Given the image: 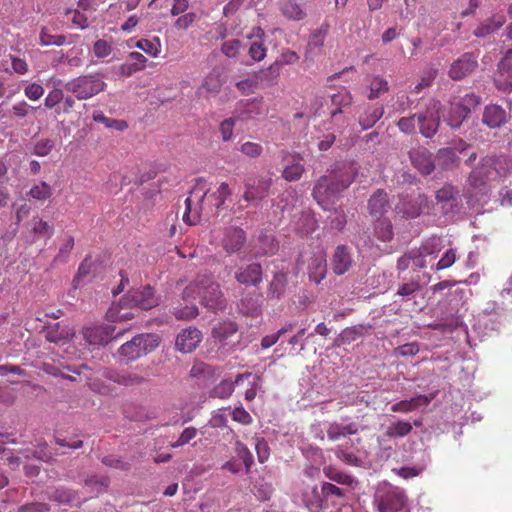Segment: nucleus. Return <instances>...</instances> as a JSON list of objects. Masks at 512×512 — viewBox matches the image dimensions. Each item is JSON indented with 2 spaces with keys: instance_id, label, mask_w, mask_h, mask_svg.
Wrapping results in <instances>:
<instances>
[{
  "instance_id": "obj_54",
  "label": "nucleus",
  "mask_w": 512,
  "mask_h": 512,
  "mask_svg": "<svg viewBox=\"0 0 512 512\" xmlns=\"http://www.w3.org/2000/svg\"><path fill=\"white\" fill-rule=\"evenodd\" d=\"M22 88L24 95L30 100V101H38L42 98L44 95V87L36 82H22Z\"/></svg>"
},
{
  "instance_id": "obj_48",
  "label": "nucleus",
  "mask_w": 512,
  "mask_h": 512,
  "mask_svg": "<svg viewBox=\"0 0 512 512\" xmlns=\"http://www.w3.org/2000/svg\"><path fill=\"white\" fill-rule=\"evenodd\" d=\"M389 90L388 82L380 77V76H373L370 81L369 85V99H376L380 97L382 94L386 93Z\"/></svg>"
},
{
  "instance_id": "obj_59",
  "label": "nucleus",
  "mask_w": 512,
  "mask_h": 512,
  "mask_svg": "<svg viewBox=\"0 0 512 512\" xmlns=\"http://www.w3.org/2000/svg\"><path fill=\"white\" fill-rule=\"evenodd\" d=\"M443 248L442 239L437 236H431L426 239L418 248L424 255L431 256L438 253Z\"/></svg>"
},
{
  "instance_id": "obj_28",
  "label": "nucleus",
  "mask_w": 512,
  "mask_h": 512,
  "mask_svg": "<svg viewBox=\"0 0 512 512\" xmlns=\"http://www.w3.org/2000/svg\"><path fill=\"white\" fill-rule=\"evenodd\" d=\"M499 79L497 80L499 87L504 90L512 88V50H509L500 60L498 64Z\"/></svg>"
},
{
  "instance_id": "obj_31",
  "label": "nucleus",
  "mask_w": 512,
  "mask_h": 512,
  "mask_svg": "<svg viewBox=\"0 0 512 512\" xmlns=\"http://www.w3.org/2000/svg\"><path fill=\"white\" fill-rule=\"evenodd\" d=\"M238 325L231 320L217 323L212 329L213 338L221 345H226L228 340L237 333Z\"/></svg>"
},
{
  "instance_id": "obj_46",
  "label": "nucleus",
  "mask_w": 512,
  "mask_h": 512,
  "mask_svg": "<svg viewBox=\"0 0 512 512\" xmlns=\"http://www.w3.org/2000/svg\"><path fill=\"white\" fill-rule=\"evenodd\" d=\"M374 231L375 236L383 242H388L393 238V227L390 220L378 218Z\"/></svg>"
},
{
  "instance_id": "obj_42",
  "label": "nucleus",
  "mask_w": 512,
  "mask_h": 512,
  "mask_svg": "<svg viewBox=\"0 0 512 512\" xmlns=\"http://www.w3.org/2000/svg\"><path fill=\"white\" fill-rule=\"evenodd\" d=\"M334 453L338 460L349 466L359 467L363 464L362 459L359 458L357 454L347 446L338 445L334 449Z\"/></svg>"
},
{
  "instance_id": "obj_17",
  "label": "nucleus",
  "mask_w": 512,
  "mask_h": 512,
  "mask_svg": "<svg viewBox=\"0 0 512 512\" xmlns=\"http://www.w3.org/2000/svg\"><path fill=\"white\" fill-rule=\"evenodd\" d=\"M354 263L352 250L346 245H338L331 258L334 274L341 276L350 270Z\"/></svg>"
},
{
  "instance_id": "obj_9",
  "label": "nucleus",
  "mask_w": 512,
  "mask_h": 512,
  "mask_svg": "<svg viewBox=\"0 0 512 512\" xmlns=\"http://www.w3.org/2000/svg\"><path fill=\"white\" fill-rule=\"evenodd\" d=\"M436 206L448 217H454L461 208L460 191L452 184H445L435 193Z\"/></svg>"
},
{
  "instance_id": "obj_51",
  "label": "nucleus",
  "mask_w": 512,
  "mask_h": 512,
  "mask_svg": "<svg viewBox=\"0 0 512 512\" xmlns=\"http://www.w3.org/2000/svg\"><path fill=\"white\" fill-rule=\"evenodd\" d=\"M222 87V80L219 73H210L204 79V82L201 86V92H206L208 94H216L220 91Z\"/></svg>"
},
{
  "instance_id": "obj_41",
  "label": "nucleus",
  "mask_w": 512,
  "mask_h": 512,
  "mask_svg": "<svg viewBox=\"0 0 512 512\" xmlns=\"http://www.w3.org/2000/svg\"><path fill=\"white\" fill-rule=\"evenodd\" d=\"M104 376L109 381L123 386H133L143 381V378L138 375L122 373L117 370H107Z\"/></svg>"
},
{
  "instance_id": "obj_33",
  "label": "nucleus",
  "mask_w": 512,
  "mask_h": 512,
  "mask_svg": "<svg viewBox=\"0 0 512 512\" xmlns=\"http://www.w3.org/2000/svg\"><path fill=\"white\" fill-rule=\"evenodd\" d=\"M303 502L310 512H321L324 505L322 489L317 486L307 487L303 492Z\"/></svg>"
},
{
  "instance_id": "obj_34",
  "label": "nucleus",
  "mask_w": 512,
  "mask_h": 512,
  "mask_svg": "<svg viewBox=\"0 0 512 512\" xmlns=\"http://www.w3.org/2000/svg\"><path fill=\"white\" fill-rule=\"evenodd\" d=\"M325 476L337 484L346 486L350 489H356L358 487V480L350 474H347L333 466H326L323 469Z\"/></svg>"
},
{
  "instance_id": "obj_6",
  "label": "nucleus",
  "mask_w": 512,
  "mask_h": 512,
  "mask_svg": "<svg viewBox=\"0 0 512 512\" xmlns=\"http://www.w3.org/2000/svg\"><path fill=\"white\" fill-rule=\"evenodd\" d=\"M374 502L379 512H405L407 499L402 489L382 483L375 492Z\"/></svg>"
},
{
  "instance_id": "obj_53",
  "label": "nucleus",
  "mask_w": 512,
  "mask_h": 512,
  "mask_svg": "<svg viewBox=\"0 0 512 512\" xmlns=\"http://www.w3.org/2000/svg\"><path fill=\"white\" fill-rule=\"evenodd\" d=\"M364 331L365 327L363 325L347 327L340 333L339 340L342 344H350L351 342H354L358 338L362 337Z\"/></svg>"
},
{
  "instance_id": "obj_14",
  "label": "nucleus",
  "mask_w": 512,
  "mask_h": 512,
  "mask_svg": "<svg viewBox=\"0 0 512 512\" xmlns=\"http://www.w3.org/2000/svg\"><path fill=\"white\" fill-rule=\"evenodd\" d=\"M258 106L259 102H257L256 100L248 101L245 104V108L239 115L230 117L222 121L219 127V131L223 141L231 140L233 135V128L236 124L252 118V113L258 114Z\"/></svg>"
},
{
  "instance_id": "obj_23",
  "label": "nucleus",
  "mask_w": 512,
  "mask_h": 512,
  "mask_svg": "<svg viewBox=\"0 0 512 512\" xmlns=\"http://www.w3.org/2000/svg\"><path fill=\"white\" fill-rule=\"evenodd\" d=\"M326 255L322 250L313 253L308 265V274L311 281L319 284L326 276Z\"/></svg>"
},
{
  "instance_id": "obj_32",
  "label": "nucleus",
  "mask_w": 512,
  "mask_h": 512,
  "mask_svg": "<svg viewBox=\"0 0 512 512\" xmlns=\"http://www.w3.org/2000/svg\"><path fill=\"white\" fill-rule=\"evenodd\" d=\"M280 11L286 18L293 21H301L307 16L305 4L298 0H284L281 3Z\"/></svg>"
},
{
  "instance_id": "obj_26",
  "label": "nucleus",
  "mask_w": 512,
  "mask_h": 512,
  "mask_svg": "<svg viewBox=\"0 0 512 512\" xmlns=\"http://www.w3.org/2000/svg\"><path fill=\"white\" fill-rule=\"evenodd\" d=\"M299 59V56L294 51H287L282 54L281 61H275L266 70L261 72V79L268 82H274L280 74V70L283 64H293Z\"/></svg>"
},
{
  "instance_id": "obj_62",
  "label": "nucleus",
  "mask_w": 512,
  "mask_h": 512,
  "mask_svg": "<svg viewBox=\"0 0 512 512\" xmlns=\"http://www.w3.org/2000/svg\"><path fill=\"white\" fill-rule=\"evenodd\" d=\"M437 73H438V69L437 68H434V67H429L428 69H426L422 76H421V80L420 82H418L412 92L413 93H420L425 87H428L430 86L433 81L435 80L436 76H437Z\"/></svg>"
},
{
  "instance_id": "obj_50",
  "label": "nucleus",
  "mask_w": 512,
  "mask_h": 512,
  "mask_svg": "<svg viewBox=\"0 0 512 512\" xmlns=\"http://www.w3.org/2000/svg\"><path fill=\"white\" fill-rule=\"evenodd\" d=\"M238 308L242 314L254 316L260 312V303L257 298L246 296L240 300Z\"/></svg>"
},
{
  "instance_id": "obj_16",
  "label": "nucleus",
  "mask_w": 512,
  "mask_h": 512,
  "mask_svg": "<svg viewBox=\"0 0 512 512\" xmlns=\"http://www.w3.org/2000/svg\"><path fill=\"white\" fill-rule=\"evenodd\" d=\"M202 341V332L196 327L181 330L175 340V348L181 353H191Z\"/></svg>"
},
{
  "instance_id": "obj_30",
  "label": "nucleus",
  "mask_w": 512,
  "mask_h": 512,
  "mask_svg": "<svg viewBox=\"0 0 512 512\" xmlns=\"http://www.w3.org/2000/svg\"><path fill=\"white\" fill-rule=\"evenodd\" d=\"M73 336V330L68 325L60 322L48 326L45 332V338L52 343H64Z\"/></svg>"
},
{
  "instance_id": "obj_49",
  "label": "nucleus",
  "mask_w": 512,
  "mask_h": 512,
  "mask_svg": "<svg viewBox=\"0 0 512 512\" xmlns=\"http://www.w3.org/2000/svg\"><path fill=\"white\" fill-rule=\"evenodd\" d=\"M317 222L315 218L309 213H302L296 223V230L301 235H308L316 230Z\"/></svg>"
},
{
  "instance_id": "obj_36",
  "label": "nucleus",
  "mask_w": 512,
  "mask_h": 512,
  "mask_svg": "<svg viewBox=\"0 0 512 512\" xmlns=\"http://www.w3.org/2000/svg\"><path fill=\"white\" fill-rule=\"evenodd\" d=\"M358 427L355 423L351 422L348 424L333 422L328 425L327 436L331 441H338L342 437L356 434Z\"/></svg>"
},
{
  "instance_id": "obj_43",
  "label": "nucleus",
  "mask_w": 512,
  "mask_h": 512,
  "mask_svg": "<svg viewBox=\"0 0 512 512\" xmlns=\"http://www.w3.org/2000/svg\"><path fill=\"white\" fill-rule=\"evenodd\" d=\"M263 35V30L261 28H257L254 36L259 39L253 41L249 47V56L256 62L263 60L267 53V48L265 47L263 41L261 40Z\"/></svg>"
},
{
  "instance_id": "obj_52",
  "label": "nucleus",
  "mask_w": 512,
  "mask_h": 512,
  "mask_svg": "<svg viewBox=\"0 0 512 512\" xmlns=\"http://www.w3.org/2000/svg\"><path fill=\"white\" fill-rule=\"evenodd\" d=\"M135 47L154 58L158 57L161 52V44L158 38L153 40L140 39L136 42Z\"/></svg>"
},
{
  "instance_id": "obj_8",
  "label": "nucleus",
  "mask_w": 512,
  "mask_h": 512,
  "mask_svg": "<svg viewBox=\"0 0 512 512\" xmlns=\"http://www.w3.org/2000/svg\"><path fill=\"white\" fill-rule=\"evenodd\" d=\"M431 201L425 194L418 193L415 196H403L396 205V211L405 218H416L422 212L436 213L434 205L430 207Z\"/></svg>"
},
{
  "instance_id": "obj_37",
  "label": "nucleus",
  "mask_w": 512,
  "mask_h": 512,
  "mask_svg": "<svg viewBox=\"0 0 512 512\" xmlns=\"http://www.w3.org/2000/svg\"><path fill=\"white\" fill-rule=\"evenodd\" d=\"M467 117L468 114L465 113L458 101L454 100L450 102L447 113L444 115V121H446L451 128L457 129L462 125Z\"/></svg>"
},
{
  "instance_id": "obj_15",
  "label": "nucleus",
  "mask_w": 512,
  "mask_h": 512,
  "mask_svg": "<svg viewBox=\"0 0 512 512\" xmlns=\"http://www.w3.org/2000/svg\"><path fill=\"white\" fill-rule=\"evenodd\" d=\"M124 330L117 332L115 335V327L112 325H101L86 328L84 337L89 345H106L115 337L122 334Z\"/></svg>"
},
{
  "instance_id": "obj_13",
  "label": "nucleus",
  "mask_w": 512,
  "mask_h": 512,
  "mask_svg": "<svg viewBox=\"0 0 512 512\" xmlns=\"http://www.w3.org/2000/svg\"><path fill=\"white\" fill-rule=\"evenodd\" d=\"M478 66V57L473 52H466L450 65L448 76L455 81L470 75Z\"/></svg>"
},
{
  "instance_id": "obj_22",
  "label": "nucleus",
  "mask_w": 512,
  "mask_h": 512,
  "mask_svg": "<svg viewBox=\"0 0 512 512\" xmlns=\"http://www.w3.org/2000/svg\"><path fill=\"white\" fill-rule=\"evenodd\" d=\"M508 121V114L501 106L487 105L484 108L482 122L491 129L500 128Z\"/></svg>"
},
{
  "instance_id": "obj_3",
  "label": "nucleus",
  "mask_w": 512,
  "mask_h": 512,
  "mask_svg": "<svg viewBox=\"0 0 512 512\" xmlns=\"http://www.w3.org/2000/svg\"><path fill=\"white\" fill-rule=\"evenodd\" d=\"M182 298L186 302L200 298L202 305L213 311H222L226 308V300L219 284L215 283L209 275H199L186 286Z\"/></svg>"
},
{
  "instance_id": "obj_60",
  "label": "nucleus",
  "mask_w": 512,
  "mask_h": 512,
  "mask_svg": "<svg viewBox=\"0 0 512 512\" xmlns=\"http://www.w3.org/2000/svg\"><path fill=\"white\" fill-rule=\"evenodd\" d=\"M235 453L239 457V459L243 462L246 473L250 471V468L254 462L253 455L248 449V447L242 443L241 441L237 440L235 442Z\"/></svg>"
},
{
  "instance_id": "obj_7",
  "label": "nucleus",
  "mask_w": 512,
  "mask_h": 512,
  "mask_svg": "<svg viewBox=\"0 0 512 512\" xmlns=\"http://www.w3.org/2000/svg\"><path fill=\"white\" fill-rule=\"evenodd\" d=\"M106 83L98 73L87 74L71 79L65 89L75 95L78 100H87L104 91Z\"/></svg>"
},
{
  "instance_id": "obj_24",
  "label": "nucleus",
  "mask_w": 512,
  "mask_h": 512,
  "mask_svg": "<svg viewBox=\"0 0 512 512\" xmlns=\"http://www.w3.org/2000/svg\"><path fill=\"white\" fill-rule=\"evenodd\" d=\"M235 278L239 283L246 286H256L262 280V267L257 263L241 267L236 272Z\"/></svg>"
},
{
  "instance_id": "obj_56",
  "label": "nucleus",
  "mask_w": 512,
  "mask_h": 512,
  "mask_svg": "<svg viewBox=\"0 0 512 512\" xmlns=\"http://www.w3.org/2000/svg\"><path fill=\"white\" fill-rule=\"evenodd\" d=\"M39 42L42 46H63L66 44V36L50 34L47 28H42L39 34Z\"/></svg>"
},
{
  "instance_id": "obj_58",
  "label": "nucleus",
  "mask_w": 512,
  "mask_h": 512,
  "mask_svg": "<svg viewBox=\"0 0 512 512\" xmlns=\"http://www.w3.org/2000/svg\"><path fill=\"white\" fill-rule=\"evenodd\" d=\"M74 246V238L67 237L59 247L58 254L53 259V265L64 264L68 261L70 252Z\"/></svg>"
},
{
  "instance_id": "obj_61",
  "label": "nucleus",
  "mask_w": 512,
  "mask_h": 512,
  "mask_svg": "<svg viewBox=\"0 0 512 512\" xmlns=\"http://www.w3.org/2000/svg\"><path fill=\"white\" fill-rule=\"evenodd\" d=\"M460 106L468 115L481 104V97L475 93H468L463 97L456 99Z\"/></svg>"
},
{
  "instance_id": "obj_38",
  "label": "nucleus",
  "mask_w": 512,
  "mask_h": 512,
  "mask_svg": "<svg viewBox=\"0 0 512 512\" xmlns=\"http://www.w3.org/2000/svg\"><path fill=\"white\" fill-rule=\"evenodd\" d=\"M259 381L260 378L250 372L238 374L235 378L236 386H242L244 382H247L249 385L244 393L245 399L248 401H252L256 397L259 388Z\"/></svg>"
},
{
  "instance_id": "obj_10",
  "label": "nucleus",
  "mask_w": 512,
  "mask_h": 512,
  "mask_svg": "<svg viewBox=\"0 0 512 512\" xmlns=\"http://www.w3.org/2000/svg\"><path fill=\"white\" fill-rule=\"evenodd\" d=\"M506 319L507 313L505 309L498 307L493 302L478 315L474 328L483 334H488L490 331L497 330L501 322Z\"/></svg>"
},
{
  "instance_id": "obj_12",
  "label": "nucleus",
  "mask_w": 512,
  "mask_h": 512,
  "mask_svg": "<svg viewBox=\"0 0 512 512\" xmlns=\"http://www.w3.org/2000/svg\"><path fill=\"white\" fill-rule=\"evenodd\" d=\"M272 184L273 180L271 177L257 176L248 178L244 185V200L247 202L262 201L269 195Z\"/></svg>"
},
{
  "instance_id": "obj_55",
  "label": "nucleus",
  "mask_w": 512,
  "mask_h": 512,
  "mask_svg": "<svg viewBox=\"0 0 512 512\" xmlns=\"http://www.w3.org/2000/svg\"><path fill=\"white\" fill-rule=\"evenodd\" d=\"M235 386V380H222L212 389L210 396L220 399L228 398L233 393Z\"/></svg>"
},
{
  "instance_id": "obj_5",
  "label": "nucleus",
  "mask_w": 512,
  "mask_h": 512,
  "mask_svg": "<svg viewBox=\"0 0 512 512\" xmlns=\"http://www.w3.org/2000/svg\"><path fill=\"white\" fill-rule=\"evenodd\" d=\"M159 343V337L155 334H138L118 349L119 361L124 364L133 362L155 350Z\"/></svg>"
},
{
  "instance_id": "obj_27",
  "label": "nucleus",
  "mask_w": 512,
  "mask_h": 512,
  "mask_svg": "<svg viewBox=\"0 0 512 512\" xmlns=\"http://www.w3.org/2000/svg\"><path fill=\"white\" fill-rule=\"evenodd\" d=\"M389 207L388 195L383 189H378L368 201L369 213L375 218H381Z\"/></svg>"
},
{
  "instance_id": "obj_57",
  "label": "nucleus",
  "mask_w": 512,
  "mask_h": 512,
  "mask_svg": "<svg viewBox=\"0 0 512 512\" xmlns=\"http://www.w3.org/2000/svg\"><path fill=\"white\" fill-rule=\"evenodd\" d=\"M437 160L439 165L447 169L459 161L457 151L449 149V147L442 148L437 153Z\"/></svg>"
},
{
  "instance_id": "obj_47",
  "label": "nucleus",
  "mask_w": 512,
  "mask_h": 512,
  "mask_svg": "<svg viewBox=\"0 0 512 512\" xmlns=\"http://www.w3.org/2000/svg\"><path fill=\"white\" fill-rule=\"evenodd\" d=\"M28 195L35 200L45 201L52 195L51 186L45 181L35 183L29 190Z\"/></svg>"
},
{
  "instance_id": "obj_29",
  "label": "nucleus",
  "mask_w": 512,
  "mask_h": 512,
  "mask_svg": "<svg viewBox=\"0 0 512 512\" xmlns=\"http://www.w3.org/2000/svg\"><path fill=\"white\" fill-rule=\"evenodd\" d=\"M245 240V232L241 228L230 227L226 229L225 236L223 239L224 249L228 253L236 252L240 250V248L245 243Z\"/></svg>"
},
{
  "instance_id": "obj_18",
  "label": "nucleus",
  "mask_w": 512,
  "mask_h": 512,
  "mask_svg": "<svg viewBox=\"0 0 512 512\" xmlns=\"http://www.w3.org/2000/svg\"><path fill=\"white\" fill-rule=\"evenodd\" d=\"M53 233V226L38 216L33 217L26 226V240L29 243H35L42 238L49 239Z\"/></svg>"
},
{
  "instance_id": "obj_64",
  "label": "nucleus",
  "mask_w": 512,
  "mask_h": 512,
  "mask_svg": "<svg viewBox=\"0 0 512 512\" xmlns=\"http://www.w3.org/2000/svg\"><path fill=\"white\" fill-rule=\"evenodd\" d=\"M55 143L52 139L37 140L32 149V153L39 157L47 156L54 148Z\"/></svg>"
},
{
  "instance_id": "obj_40",
  "label": "nucleus",
  "mask_w": 512,
  "mask_h": 512,
  "mask_svg": "<svg viewBox=\"0 0 512 512\" xmlns=\"http://www.w3.org/2000/svg\"><path fill=\"white\" fill-rule=\"evenodd\" d=\"M384 108L381 105H372L365 109L359 117V124L363 130L373 127L383 116Z\"/></svg>"
},
{
  "instance_id": "obj_11",
  "label": "nucleus",
  "mask_w": 512,
  "mask_h": 512,
  "mask_svg": "<svg viewBox=\"0 0 512 512\" xmlns=\"http://www.w3.org/2000/svg\"><path fill=\"white\" fill-rule=\"evenodd\" d=\"M123 302L128 307L148 310L159 304V298L155 295L152 287L143 286L130 290L123 297Z\"/></svg>"
},
{
  "instance_id": "obj_44",
  "label": "nucleus",
  "mask_w": 512,
  "mask_h": 512,
  "mask_svg": "<svg viewBox=\"0 0 512 512\" xmlns=\"http://www.w3.org/2000/svg\"><path fill=\"white\" fill-rule=\"evenodd\" d=\"M50 498L56 502L70 505H78L82 500L70 489L57 488L51 494Z\"/></svg>"
},
{
  "instance_id": "obj_1",
  "label": "nucleus",
  "mask_w": 512,
  "mask_h": 512,
  "mask_svg": "<svg viewBox=\"0 0 512 512\" xmlns=\"http://www.w3.org/2000/svg\"><path fill=\"white\" fill-rule=\"evenodd\" d=\"M230 195L231 190L226 182H222L215 191L210 192L207 181L198 179L190 195L185 199L183 221L188 225H195L201 212L212 213L214 209H219Z\"/></svg>"
},
{
  "instance_id": "obj_39",
  "label": "nucleus",
  "mask_w": 512,
  "mask_h": 512,
  "mask_svg": "<svg viewBox=\"0 0 512 512\" xmlns=\"http://www.w3.org/2000/svg\"><path fill=\"white\" fill-rule=\"evenodd\" d=\"M129 308L124 304L123 298L118 304L113 303L106 312L107 321L114 323L132 319L134 314L128 310Z\"/></svg>"
},
{
  "instance_id": "obj_4",
  "label": "nucleus",
  "mask_w": 512,
  "mask_h": 512,
  "mask_svg": "<svg viewBox=\"0 0 512 512\" xmlns=\"http://www.w3.org/2000/svg\"><path fill=\"white\" fill-rule=\"evenodd\" d=\"M512 169V163L507 156L487 155L469 175L470 186L484 194L487 181L507 176Z\"/></svg>"
},
{
  "instance_id": "obj_21",
  "label": "nucleus",
  "mask_w": 512,
  "mask_h": 512,
  "mask_svg": "<svg viewBox=\"0 0 512 512\" xmlns=\"http://www.w3.org/2000/svg\"><path fill=\"white\" fill-rule=\"evenodd\" d=\"M434 397V393H430L429 395L419 394L410 399H405L393 404L390 410L395 413H409L428 405Z\"/></svg>"
},
{
  "instance_id": "obj_25",
  "label": "nucleus",
  "mask_w": 512,
  "mask_h": 512,
  "mask_svg": "<svg viewBox=\"0 0 512 512\" xmlns=\"http://www.w3.org/2000/svg\"><path fill=\"white\" fill-rule=\"evenodd\" d=\"M506 22L502 14H494L482 21L473 31V35L478 38H485L495 34Z\"/></svg>"
},
{
  "instance_id": "obj_35",
  "label": "nucleus",
  "mask_w": 512,
  "mask_h": 512,
  "mask_svg": "<svg viewBox=\"0 0 512 512\" xmlns=\"http://www.w3.org/2000/svg\"><path fill=\"white\" fill-rule=\"evenodd\" d=\"M328 32L329 25L327 23L321 24L317 29L311 32L307 45L308 54L316 55L320 52L321 48L324 46Z\"/></svg>"
},
{
  "instance_id": "obj_20",
  "label": "nucleus",
  "mask_w": 512,
  "mask_h": 512,
  "mask_svg": "<svg viewBox=\"0 0 512 512\" xmlns=\"http://www.w3.org/2000/svg\"><path fill=\"white\" fill-rule=\"evenodd\" d=\"M409 158L414 168L423 175H429L435 169L433 155L424 147L412 149Z\"/></svg>"
},
{
  "instance_id": "obj_2",
  "label": "nucleus",
  "mask_w": 512,
  "mask_h": 512,
  "mask_svg": "<svg viewBox=\"0 0 512 512\" xmlns=\"http://www.w3.org/2000/svg\"><path fill=\"white\" fill-rule=\"evenodd\" d=\"M357 172L352 164L343 165L321 176L313 189V197L324 210H331L340 194L350 186Z\"/></svg>"
},
{
  "instance_id": "obj_45",
  "label": "nucleus",
  "mask_w": 512,
  "mask_h": 512,
  "mask_svg": "<svg viewBox=\"0 0 512 512\" xmlns=\"http://www.w3.org/2000/svg\"><path fill=\"white\" fill-rule=\"evenodd\" d=\"M412 431V425L408 421L398 420L391 423L387 430L386 435L394 438H402L407 436Z\"/></svg>"
},
{
  "instance_id": "obj_19",
  "label": "nucleus",
  "mask_w": 512,
  "mask_h": 512,
  "mask_svg": "<svg viewBox=\"0 0 512 512\" xmlns=\"http://www.w3.org/2000/svg\"><path fill=\"white\" fill-rule=\"evenodd\" d=\"M438 104V102L434 103L433 109L417 115L420 133L426 138H431L438 130L440 121Z\"/></svg>"
},
{
  "instance_id": "obj_63",
  "label": "nucleus",
  "mask_w": 512,
  "mask_h": 512,
  "mask_svg": "<svg viewBox=\"0 0 512 512\" xmlns=\"http://www.w3.org/2000/svg\"><path fill=\"white\" fill-rule=\"evenodd\" d=\"M38 108L29 105L26 101L22 100L12 105L11 113L18 119H24L30 113L35 112Z\"/></svg>"
}]
</instances>
